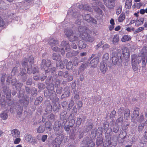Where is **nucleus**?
I'll return each instance as SVG.
<instances>
[{"label": "nucleus", "mask_w": 147, "mask_h": 147, "mask_svg": "<svg viewBox=\"0 0 147 147\" xmlns=\"http://www.w3.org/2000/svg\"><path fill=\"white\" fill-rule=\"evenodd\" d=\"M78 30L80 33L79 35L82 39L89 42H92L94 41V38L89 35L90 31L87 27L80 26H78Z\"/></svg>", "instance_id": "obj_1"}, {"label": "nucleus", "mask_w": 147, "mask_h": 147, "mask_svg": "<svg viewBox=\"0 0 147 147\" xmlns=\"http://www.w3.org/2000/svg\"><path fill=\"white\" fill-rule=\"evenodd\" d=\"M131 58L132 68L134 71H136L137 70L138 68L137 66L138 64L141 62V59L142 60L143 66L145 67L146 65V63L145 61V57L144 58H142L140 57H137L136 55L133 54L131 56Z\"/></svg>", "instance_id": "obj_2"}, {"label": "nucleus", "mask_w": 147, "mask_h": 147, "mask_svg": "<svg viewBox=\"0 0 147 147\" xmlns=\"http://www.w3.org/2000/svg\"><path fill=\"white\" fill-rule=\"evenodd\" d=\"M65 34L66 36L68 37L70 40L73 42L77 40L78 37L80 36L79 34H80L78 30L75 32V33L73 34V32L71 30H68L65 32Z\"/></svg>", "instance_id": "obj_3"}, {"label": "nucleus", "mask_w": 147, "mask_h": 147, "mask_svg": "<svg viewBox=\"0 0 147 147\" xmlns=\"http://www.w3.org/2000/svg\"><path fill=\"white\" fill-rule=\"evenodd\" d=\"M53 59L57 60L56 65L57 67L61 66L66 65L67 62V60L65 59L64 62L62 63L61 61L60 55L57 53L53 54Z\"/></svg>", "instance_id": "obj_4"}, {"label": "nucleus", "mask_w": 147, "mask_h": 147, "mask_svg": "<svg viewBox=\"0 0 147 147\" xmlns=\"http://www.w3.org/2000/svg\"><path fill=\"white\" fill-rule=\"evenodd\" d=\"M51 65V61L49 60L43 59L41 65V68L44 69L45 73H46L51 71L50 68Z\"/></svg>", "instance_id": "obj_5"}, {"label": "nucleus", "mask_w": 147, "mask_h": 147, "mask_svg": "<svg viewBox=\"0 0 147 147\" xmlns=\"http://www.w3.org/2000/svg\"><path fill=\"white\" fill-rule=\"evenodd\" d=\"M121 53L120 51L117 53V52L113 53L112 54V60L113 64L115 65L117 64L119 59H121Z\"/></svg>", "instance_id": "obj_6"}, {"label": "nucleus", "mask_w": 147, "mask_h": 147, "mask_svg": "<svg viewBox=\"0 0 147 147\" xmlns=\"http://www.w3.org/2000/svg\"><path fill=\"white\" fill-rule=\"evenodd\" d=\"M100 2H98L97 1H94L92 3V7L93 8L94 11L98 13H100L102 12V11L97 7V5H99L101 8L103 9H105V7L103 5H101Z\"/></svg>", "instance_id": "obj_7"}, {"label": "nucleus", "mask_w": 147, "mask_h": 147, "mask_svg": "<svg viewBox=\"0 0 147 147\" xmlns=\"http://www.w3.org/2000/svg\"><path fill=\"white\" fill-rule=\"evenodd\" d=\"M11 76L8 77L7 78V81L9 82V83L11 82L13 85H15L17 89H19L22 86V84L21 83H18L16 84V79H13L11 80Z\"/></svg>", "instance_id": "obj_8"}, {"label": "nucleus", "mask_w": 147, "mask_h": 147, "mask_svg": "<svg viewBox=\"0 0 147 147\" xmlns=\"http://www.w3.org/2000/svg\"><path fill=\"white\" fill-rule=\"evenodd\" d=\"M116 0H108L105 2L104 3L106 6L109 9H112L115 7V1Z\"/></svg>", "instance_id": "obj_9"}, {"label": "nucleus", "mask_w": 147, "mask_h": 147, "mask_svg": "<svg viewBox=\"0 0 147 147\" xmlns=\"http://www.w3.org/2000/svg\"><path fill=\"white\" fill-rule=\"evenodd\" d=\"M98 62V58H94L91 60L89 65L91 67H96Z\"/></svg>", "instance_id": "obj_10"}, {"label": "nucleus", "mask_w": 147, "mask_h": 147, "mask_svg": "<svg viewBox=\"0 0 147 147\" xmlns=\"http://www.w3.org/2000/svg\"><path fill=\"white\" fill-rule=\"evenodd\" d=\"M11 135L14 138L18 137L20 136V132L17 129H13L11 131Z\"/></svg>", "instance_id": "obj_11"}, {"label": "nucleus", "mask_w": 147, "mask_h": 147, "mask_svg": "<svg viewBox=\"0 0 147 147\" xmlns=\"http://www.w3.org/2000/svg\"><path fill=\"white\" fill-rule=\"evenodd\" d=\"M100 70L101 72L105 74L107 70V66L104 62H101L100 66Z\"/></svg>", "instance_id": "obj_12"}, {"label": "nucleus", "mask_w": 147, "mask_h": 147, "mask_svg": "<svg viewBox=\"0 0 147 147\" xmlns=\"http://www.w3.org/2000/svg\"><path fill=\"white\" fill-rule=\"evenodd\" d=\"M79 8L82 10H88L90 11H93V9L89 7L88 5H83L81 4L79 6Z\"/></svg>", "instance_id": "obj_13"}, {"label": "nucleus", "mask_w": 147, "mask_h": 147, "mask_svg": "<svg viewBox=\"0 0 147 147\" xmlns=\"http://www.w3.org/2000/svg\"><path fill=\"white\" fill-rule=\"evenodd\" d=\"M3 92L6 95V98L8 99L9 100L10 98L11 95V90L9 89V88L7 87H5L3 89Z\"/></svg>", "instance_id": "obj_14"}, {"label": "nucleus", "mask_w": 147, "mask_h": 147, "mask_svg": "<svg viewBox=\"0 0 147 147\" xmlns=\"http://www.w3.org/2000/svg\"><path fill=\"white\" fill-rule=\"evenodd\" d=\"M48 43L51 47H53L58 45V42L57 40L54 39H51L48 41Z\"/></svg>", "instance_id": "obj_15"}, {"label": "nucleus", "mask_w": 147, "mask_h": 147, "mask_svg": "<svg viewBox=\"0 0 147 147\" xmlns=\"http://www.w3.org/2000/svg\"><path fill=\"white\" fill-rule=\"evenodd\" d=\"M123 54L126 58L129 57L130 56L129 50L126 47L123 48L122 49Z\"/></svg>", "instance_id": "obj_16"}, {"label": "nucleus", "mask_w": 147, "mask_h": 147, "mask_svg": "<svg viewBox=\"0 0 147 147\" xmlns=\"http://www.w3.org/2000/svg\"><path fill=\"white\" fill-rule=\"evenodd\" d=\"M61 45L65 49L66 51H69L70 49V47L68 43L66 41H63L61 43Z\"/></svg>", "instance_id": "obj_17"}, {"label": "nucleus", "mask_w": 147, "mask_h": 147, "mask_svg": "<svg viewBox=\"0 0 147 147\" xmlns=\"http://www.w3.org/2000/svg\"><path fill=\"white\" fill-rule=\"evenodd\" d=\"M131 38V37L130 36L125 35L122 37L121 40L122 42H125L130 40Z\"/></svg>", "instance_id": "obj_18"}, {"label": "nucleus", "mask_w": 147, "mask_h": 147, "mask_svg": "<svg viewBox=\"0 0 147 147\" xmlns=\"http://www.w3.org/2000/svg\"><path fill=\"white\" fill-rule=\"evenodd\" d=\"M84 19L88 22H93L94 20V19L92 17H91L88 14L86 15L84 17Z\"/></svg>", "instance_id": "obj_19"}, {"label": "nucleus", "mask_w": 147, "mask_h": 147, "mask_svg": "<svg viewBox=\"0 0 147 147\" xmlns=\"http://www.w3.org/2000/svg\"><path fill=\"white\" fill-rule=\"evenodd\" d=\"M45 128L44 125H41L38 127L37 129V132L39 133H42L44 131Z\"/></svg>", "instance_id": "obj_20"}, {"label": "nucleus", "mask_w": 147, "mask_h": 147, "mask_svg": "<svg viewBox=\"0 0 147 147\" xmlns=\"http://www.w3.org/2000/svg\"><path fill=\"white\" fill-rule=\"evenodd\" d=\"M144 21V19L143 18H141L139 20H137L135 22V26H138L140 25L143 24Z\"/></svg>", "instance_id": "obj_21"}, {"label": "nucleus", "mask_w": 147, "mask_h": 147, "mask_svg": "<svg viewBox=\"0 0 147 147\" xmlns=\"http://www.w3.org/2000/svg\"><path fill=\"white\" fill-rule=\"evenodd\" d=\"M132 0H127L125 3V7L127 9H129L131 5Z\"/></svg>", "instance_id": "obj_22"}, {"label": "nucleus", "mask_w": 147, "mask_h": 147, "mask_svg": "<svg viewBox=\"0 0 147 147\" xmlns=\"http://www.w3.org/2000/svg\"><path fill=\"white\" fill-rule=\"evenodd\" d=\"M78 47L80 49L85 48L86 47V45L82 41H80L79 42Z\"/></svg>", "instance_id": "obj_23"}, {"label": "nucleus", "mask_w": 147, "mask_h": 147, "mask_svg": "<svg viewBox=\"0 0 147 147\" xmlns=\"http://www.w3.org/2000/svg\"><path fill=\"white\" fill-rule=\"evenodd\" d=\"M125 14L123 13H122L119 16L118 19V21L119 22H121L123 21L125 19Z\"/></svg>", "instance_id": "obj_24"}, {"label": "nucleus", "mask_w": 147, "mask_h": 147, "mask_svg": "<svg viewBox=\"0 0 147 147\" xmlns=\"http://www.w3.org/2000/svg\"><path fill=\"white\" fill-rule=\"evenodd\" d=\"M130 112L129 110H127L124 114V117L127 120L129 117Z\"/></svg>", "instance_id": "obj_25"}, {"label": "nucleus", "mask_w": 147, "mask_h": 147, "mask_svg": "<svg viewBox=\"0 0 147 147\" xmlns=\"http://www.w3.org/2000/svg\"><path fill=\"white\" fill-rule=\"evenodd\" d=\"M119 37L117 35H115L113 39V43L115 44L117 43L119 41Z\"/></svg>", "instance_id": "obj_26"}, {"label": "nucleus", "mask_w": 147, "mask_h": 147, "mask_svg": "<svg viewBox=\"0 0 147 147\" xmlns=\"http://www.w3.org/2000/svg\"><path fill=\"white\" fill-rule=\"evenodd\" d=\"M0 117L2 119L5 120L7 118L8 115L6 113L4 112L1 114Z\"/></svg>", "instance_id": "obj_27"}, {"label": "nucleus", "mask_w": 147, "mask_h": 147, "mask_svg": "<svg viewBox=\"0 0 147 147\" xmlns=\"http://www.w3.org/2000/svg\"><path fill=\"white\" fill-rule=\"evenodd\" d=\"M53 147H59L60 144H61L60 142L58 141V140L56 139L53 142Z\"/></svg>", "instance_id": "obj_28"}, {"label": "nucleus", "mask_w": 147, "mask_h": 147, "mask_svg": "<svg viewBox=\"0 0 147 147\" xmlns=\"http://www.w3.org/2000/svg\"><path fill=\"white\" fill-rule=\"evenodd\" d=\"M123 120V117H120L116 121V123L117 125H119L120 124H121Z\"/></svg>", "instance_id": "obj_29"}, {"label": "nucleus", "mask_w": 147, "mask_h": 147, "mask_svg": "<svg viewBox=\"0 0 147 147\" xmlns=\"http://www.w3.org/2000/svg\"><path fill=\"white\" fill-rule=\"evenodd\" d=\"M51 123L50 121H47L45 123V127L47 129H49L50 131Z\"/></svg>", "instance_id": "obj_30"}, {"label": "nucleus", "mask_w": 147, "mask_h": 147, "mask_svg": "<svg viewBox=\"0 0 147 147\" xmlns=\"http://www.w3.org/2000/svg\"><path fill=\"white\" fill-rule=\"evenodd\" d=\"M32 138V136L29 134H26L25 137V140L27 142H29Z\"/></svg>", "instance_id": "obj_31"}, {"label": "nucleus", "mask_w": 147, "mask_h": 147, "mask_svg": "<svg viewBox=\"0 0 147 147\" xmlns=\"http://www.w3.org/2000/svg\"><path fill=\"white\" fill-rule=\"evenodd\" d=\"M109 59V54L108 53H105L103 57L102 60L103 61H105L108 60Z\"/></svg>", "instance_id": "obj_32"}, {"label": "nucleus", "mask_w": 147, "mask_h": 147, "mask_svg": "<svg viewBox=\"0 0 147 147\" xmlns=\"http://www.w3.org/2000/svg\"><path fill=\"white\" fill-rule=\"evenodd\" d=\"M122 6L120 5L117 7L116 12L117 14L119 15L121 13L122 10Z\"/></svg>", "instance_id": "obj_33"}, {"label": "nucleus", "mask_w": 147, "mask_h": 147, "mask_svg": "<svg viewBox=\"0 0 147 147\" xmlns=\"http://www.w3.org/2000/svg\"><path fill=\"white\" fill-rule=\"evenodd\" d=\"M141 52V53L143 55L144 57V56L147 53V48L144 47Z\"/></svg>", "instance_id": "obj_34"}, {"label": "nucleus", "mask_w": 147, "mask_h": 147, "mask_svg": "<svg viewBox=\"0 0 147 147\" xmlns=\"http://www.w3.org/2000/svg\"><path fill=\"white\" fill-rule=\"evenodd\" d=\"M73 65L71 62L69 61L67 65V68L68 69H70L73 68Z\"/></svg>", "instance_id": "obj_35"}, {"label": "nucleus", "mask_w": 147, "mask_h": 147, "mask_svg": "<svg viewBox=\"0 0 147 147\" xmlns=\"http://www.w3.org/2000/svg\"><path fill=\"white\" fill-rule=\"evenodd\" d=\"M78 60L77 57H75L74 58L73 61V64L74 66L77 65L78 63Z\"/></svg>", "instance_id": "obj_36"}, {"label": "nucleus", "mask_w": 147, "mask_h": 147, "mask_svg": "<svg viewBox=\"0 0 147 147\" xmlns=\"http://www.w3.org/2000/svg\"><path fill=\"white\" fill-rule=\"evenodd\" d=\"M28 61L26 59H24V61L22 62V64L24 67H27Z\"/></svg>", "instance_id": "obj_37"}, {"label": "nucleus", "mask_w": 147, "mask_h": 147, "mask_svg": "<svg viewBox=\"0 0 147 147\" xmlns=\"http://www.w3.org/2000/svg\"><path fill=\"white\" fill-rule=\"evenodd\" d=\"M144 124H140L138 128V130L139 131H142L144 128Z\"/></svg>", "instance_id": "obj_38"}, {"label": "nucleus", "mask_w": 147, "mask_h": 147, "mask_svg": "<svg viewBox=\"0 0 147 147\" xmlns=\"http://www.w3.org/2000/svg\"><path fill=\"white\" fill-rule=\"evenodd\" d=\"M21 141V139L19 138H16L13 142V143L15 144H19Z\"/></svg>", "instance_id": "obj_39"}, {"label": "nucleus", "mask_w": 147, "mask_h": 147, "mask_svg": "<svg viewBox=\"0 0 147 147\" xmlns=\"http://www.w3.org/2000/svg\"><path fill=\"white\" fill-rule=\"evenodd\" d=\"M139 115V112L137 110H135L133 113V115L132 116H135L136 117H138Z\"/></svg>", "instance_id": "obj_40"}, {"label": "nucleus", "mask_w": 147, "mask_h": 147, "mask_svg": "<svg viewBox=\"0 0 147 147\" xmlns=\"http://www.w3.org/2000/svg\"><path fill=\"white\" fill-rule=\"evenodd\" d=\"M17 67H15L13 69L11 73L12 75H14L17 72Z\"/></svg>", "instance_id": "obj_41"}, {"label": "nucleus", "mask_w": 147, "mask_h": 147, "mask_svg": "<svg viewBox=\"0 0 147 147\" xmlns=\"http://www.w3.org/2000/svg\"><path fill=\"white\" fill-rule=\"evenodd\" d=\"M48 136L47 135H43L42 137L41 140L42 141L44 142L47 139Z\"/></svg>", "instance_id": "obj_42"}, {"label": "nucleus", "mask_w": 147, "mask_h": 147, "mask_svg": "<svg viewBox=\"0 0 147 147\" xmlns=\"http://www.w3.org/2000/svg\"><path fill=\"white\" fill-rule=\"evenodd\" d=\"M124 108L123 107H121L118 109V112L119 115H121L123 113Z\"/></svg>", "instance_id": "obj_43"}, {"label": "nucleus", "mask_w": 147, "mask_h": 147, "mask_svg": "<svg viewBox=\"0 0 147 147\" xmlns=\"http://www.w3.org/2000/svg\"><path fill=\"white\" fill-rule=\"evenodd\" d=\"M42 100V97H39L36 99L35 102V104H36V103L37 101H38V103H40Z\"/></svg>", "instance_id": "obj_44"}, {"label": "nucleus", "mask_w": 147, "mask_h": 147, "mask_svg": "<svg viewBox=\"0 0 147 147\" xmlns=\"http://www.w3.org/2000/svg\"><path fill=\"white\" fill-rule=\"evenodd\" d=\"M82 119L80 118H78L77 119V120L76 121V123L77 125H80L81 123Z\"/></svg>", "instance_id": "obj_45"}, {"label": "nucleus", "mask_w": 147, "mask_h": 147, "mask_svg": "<svg viewBox=\"0 0 147 147\" xmlns=\"http://www.w3.org/2000/svg\"><path fill=\"white\" fill-rule=\"evenodd\" d=\"M87 64L86 63L83 64L81 65L80 68L82 69V71H84V70L87 67Z\"/></svg>", "instance_id": "obj_46"}, {"label": "nucleus", "mask_w": 147, "mask_h": 147, "mask_svg": "<svg viewBox=\"0 0 147 147\" xmlns=\"http://www.w3.org/2000/svg\"><path fill=\"white\" fill-rule=\"evenodd\" d=\"M34 61V59L33 57L32 56H30L29 57L28 59L30 63H33Z\"/></svg>", "instance_id": "obj_47"}, {"label": "nucleus", "mask_w": 147, "mask_h": 147, "mask_svg": "<svg viewBox=\"0 0 147 147\" xmlns=\"http://www.w3.org/2000/svg\"><path fill=\"white\" fill-rule=\"evenodd\" d=\"M138 119V117H136L135 116H132L131 121L132 122H135Z\"/></svg>", "instance_id": "obj_48"}, {"label": "nucleus", "mask_w": 147, "mask_h": 147, "mask_svg": "<svg viewBox=\"0 0 147 147\" xmlns=\"http://www.w3.org/2000/svg\"><path fill=\"white\" fill-rule=\"evenodd\" d=\"M116 111L115 110L113 111L110 115V117H115V115Z\"/></svg>", "instance_id": "obj_49"}, {"label": "nucleus", "mask_w": 147, "mask_h": 147, "mask_svg": "<svg viewBox=\"0 0 147 147\" xmlns=\"http://www.w3.org/2000/svg\"><path fill=\"white\" fill-rule=\"evenodd\" d=\"M4 22L3 20L0 17V26H3L4 25Z\"/></svg>", "instance_id": "obj_50"}, {"label": "nucleus", "mask_w": 147, "mask_h": 147, "mask_svg": "<svg viewBox=\"0 0 147 147\" xmlns=\"http://www.w3.org/2000/svg\"><path fill=\"white\" fill-rule=\"evenodd\" d=\"M26 70L25 69H22V71H21L20 74L21 76H23L25 75L26 73Z\"/></svg>", "instance_id": "obj_51"}, {"label": "nucleus", "mask_w": 147, "mask_h": 147, "mask_svg": "<svg viewBox=\"0 0 147 147\" xmlns=\"http://www.w3.org/2000/svg\"><path fill=\"white\" fill-rule=\"evenodd\" d=\"M38 71L37 69V67L36 65H34V68L33 69V73L34 74L36 72H37Z\"/></svg>", "instance_id": "obj_52"}, {"label": "nucleus", "mask_w": 147, "mask_h": 147, "mask_svg": "<svg viewBox=\"0 0 147 147\" xmlns=\"http://www.w3.org/2000/svg\"><path fill=\"white\" fill-rule=\"evenodd\" d=\"M52 50L55 51H57L59 50V49L56 46H55L52 47Z\"/></svg>", "instance_id": "obj_53"}, {"label": "nucleus", "mask_w": 147, "mask_h": 147, "mask_svg": "<svg viewBox=\"0 0 147 147\" xmlns=\"http://www.w3.org/2000/svg\"><path fill=\"white\" fill-rule=\"evenodd\" d=\"M134 28L132 27V28H131L130 27H128L126 29V30L127 32H130L132 31H134Z\"/></svg>", "instance_id": "obj_54"}, {"label": "nucleus", "mask_w": 147, "mask_h": 147, "mask_svg": "<svg viewBox=\"0 0 147 147\" xmlns=\"http://www.w3.org/2000/svg\"><path fill=\"white\" fill-rule=\"evenodd\" d=\"M32 82V80L31 79H29L26 82V84L28 85H30Z\"/></svg>", "instance_id": "obj_55"}, {"label": "nucleus", "mask_w": 147, "mask_h": 147, "mask_svg": "<svg viewBox=\"0 0 147 147\" xmlns=\"http://www.w3.org/2000/svg\"><path fill=\"white\" fill-rule=\"evenodd\" d=\"M78 107L80 109L82 105V102L81 101H79L78 103Z\"/></svg>", "instance_id": "obj_56"}, {"label": "nucleus", "mask_w": 147, "mask_h": 147, "mask_svg": "<svg viewBox=\"0 0 147 147\" xmlns=\"http://www.w3.org/2000/svg\"><path fill=\"white\" fill-rule=\"evenodd\" d=\"M109 45L107 44H106L103 46V48L104 49H105L109 48Z\"/></svg>", "instance_id": "obj_57"}, {"label": "nucleus", "mask_w": 147, "mask_h": 147, "mask_svg": "<svg viewBox=\"0 0 147 147\" xmlns=\"http://www.w3.org/2000/svg\"><path fill=\"white\" fill-rule=\"evenodd\" d=\"M119 130V128L118 127H117L116 128L114 127L113 128V132L115 133H117Z\"/></svg>", "instance_id": "obj_58"}, {"label": "nucleus", "mask_w": 147, "mask_h": 147, "mask_svg": "<svg viewBox=\"0 0 147 147\" xmlns=\"http://www.w3.org/2000/svg\"><path fill=\"white\" fill-rule=\"evenodd\" d=\"M137 29L139 32L143 30L144 29V28L142 27H140Z\"/></svg>", "instance_id": "obj_59"}, {"label": "nucleus", "mask_w": 147, "mask_h": 147, "mask_svg": "<svg viewBox=\"0 0 147 147\" xmlns=\"http://www.w3.org/2000/svg\"><path fill=\"white\" fill-rule=\"evenodd\" d=\"M136 20H132L130 21V22L128 24L129 25H131V24H134V23H135Z\"/></svg>", "instance_id": "obj_60"}, {"label": "nucleus", "mask_w": 147, "mask_h": 147, "mask_svg": "<svg viewBox=\"0 0 147 147\" xmlns=\"http://www.w3.org/2000/svg\"><path fill=\"white\" fill-rule=\"evenodd\" d=\"M73 78V77L72 76H70L68 77V80L69 81H71Z\"/></svg>", "instance_id": "obj_61"}, {"label": "nucleus", "mask_w": 147, "mask_h": 147, "mask_svg": "<svg viewBox=\"0 0 147 147\" xmlns=\"http://www.w3.org/2000/svg\"><path fill=\"white\" fill-rule=\"evenodd\" d=\"M68 75V74L67 72L65 71V72L63 73V76L64 77L66 78L67 77Z\"/></svg>", "instance_id": "obj_62"}, {"label": "nucleus", "mask_w": 147, "mask_h": 147, "mask_svg": "<svg viewBox=\"0 0 147 147\" xmlns=\"http://www.w3.org/2000/svg\"><path fill=\"white\" fill-rule=\"evenodd\" d=\"M114 25H111L109 26V30L111 31L113 30L114 28Z\"/></svg>", "instance_id": "obj_63"}, {"label": "nucleus", "mask_w": 147, "mask_h": 147, "mask_svg": "<svg viewBox=\"0 0 147 147\" xmlns=\"http://www.w3.org/2000/svg\"><path fill=\"white\" fill-rule=\"evenodd\" d=\"M64 128L65 130L66 131H68L70 129L69 126L68 125L65 126Z\"/></svg>", "instance_id": "obj_64"}]
</instances>
